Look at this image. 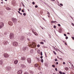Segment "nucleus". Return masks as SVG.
<instances>
[{
	"mask_svg": "<svg viewBox=\"0 0 74 74\" xmlns=\"http://www.w3.org/2000/svg\"><path fill=\"white\" fill-rule=\"evenodd\" d=\"M30 47H32V48H34L36 47V45L35 43H32V44H30Z\"/></svg>",
	"mask_w": 74,
	"mask_h": 74,
	"instance_id": "nucleus-1",
	"label": "nucleus"
},
{
	"mask_svg": "<svg viewBox=\"0 0 74 74\" xmlns=\"http://www.w3.org/2000/svg\"><path fill=\"white\" fill-rule=\"evenodd\" d=\"M10 39L11 40L12 39V38H14V34L13 33H10Z\"/></svg>",
	"mask_w": 74,
	"mask_h": 74,
	"instance_id": "nucleus-2",
	"label": "nucleus"
},
{
	"mask_svg": "<svg viewBox=\"0 0 74 74\" xmlns=\"http://www.w3.org/2000/svg\"><path fill=\"white\" fill-rule=\"evenodd\" d=\"M4 24L3 22H1L0 23V29H1L2 27H4Z\"/></svg>",
	"mask_w": 74,
	"mask_h": 74,
	"instance_id": "nucleus-3",
	"label": "nucleus"
},
{
	"mask_svg": "<svg viewBox=\"0 0 74 74\" xmlns=\"http://www.w3.org/2000/svg\"><path fill=\"white\" fill-rule=\"evenodd\" d=\"M25 36H21L20 38L21 41H24L25 40Z\"/></svg>",
	"mask_w": 74,
	"mask_h": 74,
	"instance_id": "nucleus-4",
	"label": "nucleus"
},
{
	"mask_svg": "<svg viewBox=\"0 0 74 74\" xmlns=\"http://www.w3.org/2000/svg\"><path fill=\"white\" fill-rule=\"evenodd\" d=\"M13 45L14 47H16L18 45V42H14L13 43Z\"/></svg>",
	"mask_w": 74,
	"mask_h": 74,
	"instance_id": "nucleus-5",
	"label": "nucleus"
},
{
	"mask_svg": "<svg viewBox=\"0 0 74 74\" xmlns=\"http://www.w3.org/2000/svg\"><path fill=\"white\" fill-rule=\"evenodd\" d=\"M3 56L5 58H7L9 57V55L7 53H4L3 55Z\"/></svg>",
	"mask_w": 74,
	"mask_h": 74,
	"instance_id": "nucleus-6",
	"label": "nucleus"
},
{
	"mask_svg": "<svg viewBox=\"0 0 74 74\" xmlns=\"http://www.w3.org/2000/svg\"><path fill=\"white\" fill-rule=\"evenodd\" d=\"M6 69H7V70L8 71L11 70L12 68L10 66H8L6 67Z\"/></svg>",
	"mask_w": 74,
	"mask_h": 74,
	"instance_id": "nucleus-7",
	"label": "nucleus"
},
{
	"mask_svg": "<svg viewBox=\"0 0 74 74\" xmlns=\"http://www.w3.org/2000/svg\"><path fill=\"white\" fill-rule=\"evenodd\" d=\"M27 62L29 63H31V59L30 58H28L27 60Z\"/></svg>",
	"mask_w": 74,
	"mask_h": 74,
	"instance_id": "nucleus-8",
	"label": "nucleus"
},
{
	"mask_svg": "<svg viewBox=\"0 0 74 74\" xmlns=\"http://www.w3.org/2000/svg\"><path fill=\"white\" fill-rule=\"evenodd\" d=\"M22 73V71L21 70H19L18 72V74H21Z\"/></svg>",
	"mask_w": 74,
	"mask_h": 74,
	"instance_id": "nucleus-9",
	"label": "nucleus"
},
{
	"mask_svg": "<svg viewBox=\"0 0 74 74\" xmlns=\"http://www.w3.org/2000/svg\"><path fill=\"white\" fill-rule=\"evenodd\" d=\"M8 24L10 26H12V23L11 21H9L8 22Z\"/></svg>",
	"mask_w": 74,
	"mask_h": 74,
	"instance_id": "nucleus-10",
	"label": "nucleus"
},
{
	"mask_svg": "<svg viewBox=\"0 0 74 74\" xmlns=\"http://www.w3.org/2000/svg\"><path fill=\"white\" fill-rule=\"evenodd\" d=\"M15 3H16V1L14 0H13L12 1V4L13 5H14V4H15Z\"/></svg>",
	"mask_w": 74,
	"mask_h": 74,
	"instance_id": "nucleus-11",
	"label": "nucleus"
},
{
	"mask_svg": "<svg viewBox=\"0 0 74 74\" xmlns=\"http://www.w3.org/2000/svg\"><path fill=\"white\" fill-rule=\"evenodd\" d=\"M12 21L14 22H16V21H17V20H16V19L14 18L12 19Z\"/></svg>",
	"mask_w": 74,
	"mask_h": 74,
	"instance_id": "nucleus-12",
	"label": "nucleus"
},
{
	"mask_svg": "<svg viewBox=\"0 0 74 74\" xmlns=\"http://www.w3.org/2000/svg\"><path fill=\"white\" fill-rule=\"evenodd\" d=\"M18 60H16L14 61V63L16 64H18Z\"/></svg>",
	"mask_w": 74,
	"mask_h": 74,
	"instance_id": "nucleus-13",
	"label": "nucleus"
},
{
	"mask_svg": "<svg viewBox=\"0 0 74 74\" xmlns=\"http://www.w3.org/2000/svg\"><path fill=\"white\" fill-rule=\"evenodd\" d=\"M21 66L23 68H25V67H26V66L24 64H22L21 65Z\"/></svg>",
	"mask_w": 74,
	"mask_h": 74,
	"instance_id": "nucleus-14",
	"label": "nucleus"
},
{
	"mask_svg": "<svg viewBox=\"0 0 74 74\" xmlns=\"http://www.w3.org/2000/svg\"><path fill=\"white\" fill-rule=\"evenodd\" d=\"M34 52V50L33 49H32L30 50V53H33Z\"/></svg>",
	"mask_w": 74,
	"mask_h": 74,
	"instance_id": "nucleus-15",
	"label": "nucleus"
},
{
	"mask_svg": "<svg viewBox=\"0 0 74 74\" xmlns=\"http://www.w3.org/2000/svg\"><path fill=\"white\" fill-rule=\"evenodd\" d=\"M3 44L5 45H7V41L6 40H4L3 42Z\"/></svg>",
	"mask_w": 74,
	"mask_h": 74,
	"instance_id": "nucleus-16",
	"label": "nucleus"
},
{
	"mask_svg": "<svg viewBox=\"0 0 74 74\" xmlns=\"http://www.w3.org/2000/svg\"><path fill=\"white\" fill-rule=\"evenodd\" d=\"M3 61L1 60H0V64L1 65H3Z\"/></svg>",
	"mask_w": 74,
	"mask_h": 74,
	"instance_id": "nucleus-17",
	"label": "nucleus"
},
{
	"mask_svg": "<svg viewBox=\"0 0 74 74\" xmlns=\"http://www.w3.org/2000/svg\"><path fill=\"white\" fill-rule=\"evenodd\" d=\"M26 59L25 57H21V60H25Z\"/></svg>",
	"mask_w": 74,
	"mask_h": 74,
	"instance_id": "nucleus-18",
	"label": "nucleus"
},
{
	"mask_svg": "<svg viewBox=\"0 0 74 74\" xmlns=\"http://www.w3.org/2000/svg\"><path fill=\"white\" fill-rule=\"evenodd\" d=\"M6 10H11V8H10L8 7H6Z\"/></svg>",
	"mask_w": 74,
	"mask_h": 74,
	"instance_id": "nucleus-19",
	"label": "nucleus"
},
{
	"mask_svg": "<svg viewBox=\"0 0 74 74\" xmlns=\"http://www.w3.org/2000/svg\"><path fill=\"white\" fill-rule=\"evenodd\" d=\"M65 70L66 71H68V70H69V68L67 67H66L65 68Z\"/></svg>",
	"mask_w": 74,
	"mask_h": 74,
	"instance_id": "nucleus-20",
	"label": "nucleus"
},
{
	"mask_svg": "<svg viewBox=\"0 0 74 74\" xmlns=\"http://www.w3.org/2000/svg\"><path fill=\"white\" fill-rule=\"evenodd\" d=\"M35 67H38V64H36L35 65Z\"/></svg>",
	"mask_w": 74,
	"mask_h": 74,
	"instance_id": "nucleus-21",
	"label": "nucleus"
},
{
	"mask_svg": "<svg viewBox=\"0 0 74 74\" xmlns=\"http://www.w3.org/2000/svg\"><path fill=\"white\" fill-rule=\"evenodd\" d=\"M34 34L36 35V36H38V34H37L35 32L34 33Z\"/></svg>",
	"mask_w": 74,
	"mask_h": 74,
	"instance_id": "nucleus-22",
	"label": "nucleus"
},
{
	"mask_svg": "<svg viewBox=\"0 0 74 74\" xmlns=\"http://www.w3.org/2000/svg\"><path fill=\"white\" fill-rule=\"evenodd\" d=\"M55 22H56V21H52L51 22V23H54Z\"/></svg>",
	"mask_w": 74,
	"mask_h": 74,
	"instance_id": "nucleus-23",
	"label": "nucleus"
},
{
	"mask_svg": "<svg viewBox=\"0 0 74 74\" xmlns=\"http://www.w3.org/2000/svg\"><path fill=\"white\" fill-rule=\"evenodd\" d=\"M36 59L37 60L38 62H40V58H37Z\"/></svg>",
	"mask_w": 74,
	"mask_h": 74,
	"instance_id": "nucleus-24",
	"label": "nucleus"
},
{
	"mask_svg": "<svg viewBox=\"0 0 74 74\" xmlns=\"http://www.w3.org/2000/svg\"><path fill=\"white\" fill-rule=\"evenodd\" d=\"M21 4H22L23 6L24 7L25 5H24V4L23 3V2H21Z\"/></svg>",
	"mask_w": 74,
	"mask_h": 74,
	"instance_id": "nucleus-25",
	"label": "nucleus"
},
{
	"mask_svg": "<svg viewBox=\"0 0 74 74\" xmlns=\"http://www.w3.org/2000/svg\"><path fill=\"white\" fill-rule=\"evenodd\" d=\"M53 53H54L55 55H56V52H55V51H53Z\"/></svg>",
	"mask_w": 74,
	"mask_h": 74,
	"instance_id": "nucleus-26",
	"label": "nucleus"
},
{
	"mask_svg": "<svg viewBox=\"0 0 74 74\" xmlns=\"http://www.w3.org/2000/svg\"><path fill=\"white\" fill-rule=\"evenodd\" d=\"M47 14H48V15H50V13L48 12H47Z\"/></svg>",
	"mask_w": 74,
	"mask_h": 74,
	"instance_id": "nucleus-27",
	"label": "nucleus"
},
{
	"mask_svg": "<svg viewBox=\"0 0 74 74\" xmlns=\"http://www.w3.org/2000/svg\"><path fill=\"white\" fill-rule=\"evenodd\" d=\"M40 44H44V42H40Z\"/></svg>",
	"mask_w": 74,
	"mask_h": 74,
	"instance_id": "nucleus-28",
	"label": "nucleus"
},
{
	"mask_svg": "<svg viewBox=\"0 0 74 74\" xmlns=\"http://www.w3.org/2000/svg\"><path fill=\"white\" fill-rule=\"evenodd\" d=\"M41 62H42V63H43V59H42L41 60Z\"/></svg>",
	"mask_w": 74,
	"mask_h": 74,
	"instance_id": "nucleus-29",
	"label": "nucleus"
},
{
	"mask_svg": "<svg viewBox=\"0 0 74 74\" xmlns=\"http://www.w3.org/2000/svg\"><path fill=\"white\" fill-rule=\"evenodd\" d=\"M23 15H24V16H26V13H24L23 14Z\"/></svg>",
	"mask_w": 74,
	"mask_h": 74,
	"instance_id": "nucleus-30",
	"label": "nucleus"
},
{
	"mask_svg": "<svg viewBox=\"0 0 74 74\" xmlns=\"http://www.w3.org/2000/svg\"><path fill=\"white\" fill-rule=\"evenodd\" d=\"M56 27L55 25H54L53 26V28H55V29H56Z\"/></svg>",
	"mask_w": 74,
	"mask_h": 74,
	"instance_id": "nucleus-31",
	"label": "nucleus"
},
{
	"mask_svg": "<svg viewBox=\"0 0 74 74\" xmlns=\"http://www.w3.org/2000/svg\"><path fill=\"white\" fill-rule=\"evenodd\" d=\"M37 47H38V48L40 47V45H38L37 46Z\"/></svg>",
	"mask_w": 74,
	"mask_h": 74,
	"instance_id": "nucleus-32",
	"label": "nucleus"
},
{
	"mask_svg": "<svg viewBox=\"0 0 74 74\" xmlns=\"http://www.w3.org/2000/svg\"><path fill=\"white\" fill-rule=\"evenodd\" d=\"M32 4H33V5H34V4H35V3L34 2H32Z\"/></svg>",
	"mask_w": 74,
	"mask_h": 74,
	"instance_id": "nucleus-33",
	"label": "nucleus"
},
{
	"mask_svg": "<svg viewBox=\"0 0 74 74\" xmlns=\"http://www.w3.org/2000/svg\"><path fill=\"white\" fill-rule=\"evenodd\" d=\"M32 32L33 33H34L35 32H34V31L33 30H32Z\"/></svg>",
	"mask_w": 74,
	"mask_h": 74,
	"instance_id": "nucleus-34",
	"label": "nucleus"
},
{
	"mask_svg": "<svg viewBox=\"0 0 74 74\" xmlns=\"http://www.w3.org/2000/svg\"><path fill=\"white\" fill-rule=\"evenodd\" d=\"M55 70L56 71H58V69L56 68L55 69Z\"/></svg>",
	"mask_w": 74,
	"mask_h": 74,
	"instance_id": "nucleus-35",
	"label": "nucleus"
},
{
	"mask_svg": "<svg viewBox=\"0 0 74 74\" xmlns=\"http://www.w3.org/2000/svg\"><path fill=\"white\" fill-rule=\"evenodd\" d=\"M59 73L60 74H62V72L61 71H59Z\"/></svg>",
	"mask_w": 74,
	"mask_h": 74,
	"instance_id": "nucleus-36",
	"label": "nucleus"
},
{
	"mask_svg": "<svg viewBox=\"0 0 74 74\" xmlns=\"http://www.w3.org/2000/svg\"><path fill=\"white\" fill-rule=\"evenodd\" d=\"M52 66L53 67H55V66L54 65H52Z\"/></svg>",
	"mask_w": 74,
	"mask_h": 74,
	"instance_id": "nucleus-37",
	"label": "nucleus"
},
{
	"mask_svg": "<svg viewBox=\"0 0 74 74\" xmlns=\"http://www.w3.org/2000/svg\"><path fill=\"white\" fill-rule=\"evenodd\" d=\"M35 7V8H37L38 7V6L37 5H36Z\"/></svg>",
	"mask_w": 74,
	"mask_h": 74,
	"instance_id": "nucleus-38",
	"label": "nucleus"
},
{
	"mask_svg": "<svg viewBox=\"0 0 74 74\" xmlns=\"http://www.w3.org/2000/svg\"><path fill=\"white\" fill-rule=\"evenodd\" d=\"M64 44H65V45H67V43L66 42H65V43H64Z\"/></svg>",
	"mask_w": 74,
	"mask_h": 74,
	"instance_id": "nucleus-39",
	"label": "nucleus"
},
{
	"mask_svg": "<svg viewBox=\"0 0 74 74\" xmlns=\"http://www.w3.org/2000/svg\"><path fill=\"white\" fill-rule=\"evenodd\" d=\"M21 10V8H20L18 9V10L20 11Z\"/></svg>",
	"mask_w": 74,
	"mask_h": 74,
	"instance_id": "nucleus-40",
	"label": "nucleus"
},
{
	"mask_svg": "<svg viewBox=\"0 0 74 74\" xmlns=\"http://www.w3.org/2000/svg\"><path fill=\"white\" fill-rule=\"evenodd\" d=\"M68 38H68V37L67 36H66L65 38L66 39H68Z\"/></svg>",
	"mask_w": 74,
	"mask_h": 74,
	"instance_id": "nucleus-41",
	"label": "nucleus"
},
{
	"mask_svg": "<svg viewBox=\"0 0 74 74\" xmlns=\"http://www.w3.org/2000/svg\"><path fill=\"white\" fill-rule=\"evenodd\" d=\"M64 36H65L66 37V36H67V35H66V34H64Z\"/></svg>",
	"mask_w": 74,
	"mask_h": 74,
	"instance_id": "nucleus-42",
	"label": "nucleus"
},
{
	"mask_svg": "<svg viewBox=\"0 0 74 74\" xmlns=\"http://www.w3.org/2000/svg\"><path fill=\"white\" fill-rule=\"evenodd\" d=\"M60 5H61V6H63V4L62 3H60Z\"/></svg>",
	"mask_w": 74,
	"mask_h": 74,
	"instance_id": "nucleus-43",
	"label": "nucleus"
},
{
	"mask_svg": "<svg viewBox=\"0 0 74 74\" xmlns=\"http://www.w3.org/2000/svg\"><path fill=\"white\" fill-rule=\"evenodd\" d=\"M24 74H29L27 72H25Z\"/></svg>",
	"mask_w": 74,
	"mask_h": 74,
	"instance_id": "nucleus-44",
	"label": "nucleus"
},
{
	"mask_svg": "<svg viewBox=\"0 0 74 74\" xmlns=\"http://www.w3.org/2000/svg\"><path fill=\"white\" fill-rule=\"evenodd\" d=\"M71 25H72V26H74V23H72Z\"/></svg>",
	"mask_w": 74,
	"mask_h": 74,
	"instance_id": "nucleus-45",
	"label": "nucleus"
},
{
	"mask_svg": "<svg viewBox=\"0 0 74 74\" xmlns=\"http://www.w3.org/2000/svg\"><path fill=\"white\" fill-rule=\"evenodd\" d=\"M40 55L41 56H42V52H41L40 53Z\"/></svg>",
	"mask_w": 74,
	"mask_h": 74,
	"instance_id": "nucleus-46",
	"label": "nucleus"
},
{
	"mask_svg": "<svg viewBox=\"0 0 74 74\" xmlns=\"http://www.w3.org/2000/svg\"><path fill=\"white\" fill-rule=\"evenodd\" d=\"M21 11L22 12H24V10H22Z\"/></svg>",
	"mask_w": 74,
	"mask_h": 74,
	"instance_id": "nucleus-47",
	"label": "nucleus"
},
{
	"mask_svg": "<svg viewBox=\"0 0 74 74\" xmlns=\"http://www.w3.org/2000/svg\"><path fill=\"white\" fill-rule=\"evenodd\" d=\"M45 53V57H46V58H47V54H46V53Z\"/></svg>",
	"mask_w": 74,
	"mask_h": 74,
	"instance_id": "nucleus-48",
	"label": "nucleus"
},
{
	"mask_svg": "<svg viewBox=\"0 0 74 74\" xmlns=\"http://www.w3.org/2000/svg\"><path fill=\"white\" fill-rule=\"evenodd\" d=\"M58 26H60V24H58Z\"/></svg>",
	"mask_w": 74,
	"mask_h": 74,
	"instance_id": "nucleus-49",
	"label": "nucleus"
},
{
	"mask_svg": "<svg viewBox=\"0 0 74 74\" xmlns=\"http://www.w3.org/2000/svg\"><path fill=\"white\" fill-rule=\"evenodd\" d=\"M51 1H55V0H50Z\"/></svg>",
	"mask_w": 74,
	"mask_h": 74,
	"instance_id": "nucleus-50",
	"label": "nucleus"
},
{
	"mask_svg": "<svg viewBox=\"0 0 74 74\" xmlns=\"http://www.w3.org/2000/svg\"><path fill=\"white\" fill-rule=\"evenodd\" d=\"M72 38L73 40H74V37H72Z\"/></svg>",
	"mask_w": 74,
	"mask_h": 74,
	"instance_id": "nucleus-51",
	"label": "nucleus"
},
{
	"mask_svg": "<svg viewBox=\"0 0 74 74\" xmlns=\"http://www.w3.org/2000/svg\"><path fill=\"white\" fill-rule=\"evenodd\" d=\"M63 64H66V63H65V62H63Z\"/></svg>",
	"mask_w": 74,
	"mask_h": 74,
	"instance_id": "nucleus-52",
	"label": "nucleus"
},
{
	"mask_svg": "<svg viewBox=\"0 0 74 74\" xmlns=\"http://www.w3.org/2000/svg\"><path fill=\"white\" fill-rule=\"evenodd\" d=\"M42 56H41L40 57L41 59H42Z\"/></svg>",
	"mask_w": 74,
	"mask_h": 74,
	"instance_id": "nucleus-53",
	"label": "nucleus"
},
{
	"mask_svg": "<svg viewBox=\"0 0 74 74\" xmlns=\"http://www.w3.org/2000/svg\"><path fill=\"white\" fill-rule=\"evenodd\" d=\"M56 64H58V62H56Z\"/></svg>",
	"mask_w": 74,
	"mask_h": 74,
	"instance_id": "nucleus-54",
	"label": "nucleus"
},
{
	"mask_svg": "<svg viewBox=\"0 0 74 74\" xmlns=\"http://www.w3.org/2000/svg\"><path fill=\"white\" fill-rule=\"evenodd\" d=\"M55 61H57V59H55Z\"/></svg>",
	"mask_w": 74,
	"mask_h": 74,
	"instance_id": "nucleus-55",
	"label": "nucleus"
},
{
	"mask_svg": "<svg viewBox=\"0 0 74 74\" xmlns=\"http://www.w3.org/2000/svg\"><path fill=\"white\" fill-rule=\"evenodd\" d=\"M18 12L19 13V14H20L21 12L19 11H18Z\"/></svg>",
	"mask_w": 74,
	"mask_h": 74,
	"instance_id": "nucleus-56",
	"label": "nucleus"
},
{
	"mask_svg": "<svg viewBox=\"0 0 74 74\" xmlns=\"http://www.w3.org/2000/svg\"><path fill=\"white\" fill-rule=\"evenodd\" d=\"M48 18H49V17H50V16L49 15H48Z\"/></svg>",
	"mask_w": 74,
	"mask_h": 74,
	"instance_id": "nucleus-57",
	"label": "nucleus"
},
{
	"mask_svg": "<svg viewBox=\"0 0 74 74\" xmlns=\"http://www.w3.org/2000/svg\"><path fill=\"white\" fill-rule=\"evenodd\" d=\"M68 34H70V33L69 32H68L67 33Z\"/></svg>",
	"mask_w": 74,
	"mask_h": 74,
	"instance_id": "nucleus-58",
	"label": "nucleus"
},
{
	"mask_svg": "<svg viewBox=\"0 0 74 74\" xmlns=\"http://www.w3.org/2000/svg\"><path fill=\"white\" fill-rule=\"evenodd\" d=\"M62 74H65V73H62Z\"/></svg>",
	"mask_w": 74,
	"mask_h": 74,
	"instance_id": "nucleus-59",
	"label": "nucleus"
},
{
	"mask_svg": "<svg viewBox=\"0 0 74 74\" xmlns=\"http://www.w3.org/2000/svg\"><path fill=\"white\" fill-rule=\"evenodd\" d=\"M20 14L21 15H22V13H20Z\"/></svg>",
	"mask_w": 74,
	"mask_h": 74,
	"instance_id": "nucleus-60",
	"label": "nucleus"
},
{
	"mask_svg": "<svg viewBox=\"0 0 74 74\" xmlns=\"http://www.w3.org/2000/svg\"><path fill=\"white\" fill-rule=\"evenodd\" d=\"M1 4H3V2H1Z\"/></svg>",
	"mask_w": 74,
	"mask_h": 74,
	"instance_id": "nucleus-61",
	"label": "nucleus"
},
{
	"mask_svg": "<svg viewBox=\"0 0 74 74\" xmlns=\"http://www.w3.org/2000/svg\"><path fill=\"white\" fill-rule=\"evenodd\" d=\"M63 42H65V41H63Z\"/></svg>",
	"mask_w": 74,
	"mask_h": 74,
	"instance_id": "nucleus-62",
	"label": "nucleus"
},
{
	"mask_svg": "<svg viewBox=\"0 0 74 74\" xmlns=\"http://www.w3.org/2000/svg\"><path fill=\"white\" fill-rule=\"evenodd\" d=\"M5 1H7V0H5Z\"/></svg>",
	"mask_w": 74,
	"mask_h": 74,
	"instance_id": "nucleus-63",
	"label": "nucleus"
},
{
	"mask_svg": "<svg viewBox=\"0 0 74 74\" xmlns=\"http://www.w3.org/2000/svg\"><path fill=\"white\" fill-rule=\"evenodd\" d=\"M42 29H43V28L42 27Z\"/></svg>",
	"mask_w": 74,
	"mask_h": 74,
	"instance_id": "nucleus-64",
	"label": "nucleus"
}]
</instances>
